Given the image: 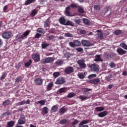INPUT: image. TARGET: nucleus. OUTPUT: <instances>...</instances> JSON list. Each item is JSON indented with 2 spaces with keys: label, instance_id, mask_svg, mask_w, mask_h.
I'll return each mask as SVG.
<instances>
[{
  "label": "nucleus",
  "instance_id": "1",
  "mask_svg": "<svg viewBox=\"0 0 127 127\" xmlns=\"http://www.w3.org/2000/svg\"><path fill=\"white\" fill-rule=\"evenodd\" d=\"M59 21L60 24H62V25H65V26L69 25L70 26H72V27L75 26V25H74V23H73V22L69 20H67V21H66V19H65V17L63 16H62L59 18Z\"/></svg>",
  "mask_w": 127,
  "mask_h": 127
},
{
  "label": "nucleus",
  "instance_id": "2",
  "mask_svg": "<svg viewBox=\"0 0 127 127\" xmlns=\"http://www.w3.org/2000/svg\"><path fill=\"white\" fill-rule=\"evenodd\" d=\"M71 8H78V5L75 4V3H71L70 5H68L65 8V10L64 11V14L65 16H73V15L71 14L70 10H71Z\"/></svg>",
  "mask_w": 127,
  "mask_h": 127
},
{
  "label": "nucleus",
  "instance_id": "3",
  "mask_svg": "<svg viewBox=\"0 0 127 127\" xmlns=\"http://www.w3.org/2000/svg\"><path fill=\"white\" fill-rule=\"evenodd\" d=\"M11 35H12V33L10 31H5L2 34V37L4 39H9L10 37H11Z\"/></svg>",
  "mask_w": 127,
  "mask_h": 127
},
{
  "label": "nucleus",
  "instance_id": "4",
  "mask_svg": "<svg viewBox=\"0 0 127 127\" xmlns=\"http://www.w3.org/2000/svg\"><path fill=\"white\" fill-rule=\"evenodd\" d=\"M88 68H90L92 72H96V73H98V72H99V67L97 64H93L91 65H89L88 66Z\"/></svg>",
  "mask_w": 127,
  "mask_h": 127
},
{
  "label": "nucleus",
  "instance_id": "5",
  "mask_svg": "<svg viewBox=\"0 0 127 127\" xmlns=\"http://www.w3.org/2000/svg\"><path fill=\"white\" fill-rule=\"evenodd\" d=\"M54 61V59L52 57H48L46 59H43L41 62L42 64H46L47 63H51Z\"/></svg>",
  "mask_w": 127,
  "mask_h": 127
},
{
  "label": "nucleus",
  "instance_id": "6",
  "mask_svg": "<svg viewBox=\"0 0 127 127\" xmlns=\"http://www.w3.org/2000/svg\"><path fill=\"white\" fill-rule=\"evenodd\" d=\"M32 58L35 62H39L40 61V55L38 53L33 54Z\"/></svg>",
  "mask_w": 127,
  "mask_h": 127
},
{
  "label": "nucleus",
  "instance_id": "7",
  "mask_svg": "<svg viewBox=\"0 0 127 127\" xmlns=\"http://www.w3.org/2000/svg\"><path fill=\"white\" fill-rule=\"evenodd\" d=\"M66 81H65V78L60 77L57 78V81L55 82V84L57 85H61L62 84H64L65 83Z\"/></svg>",
  "mask_w": 127,
  "mask_h": 127
},
{
  "label": "nucleus",
  "instance_id": "8",
  "mask_svg": "<svg viewBox=\"0 0 127 127\" xmlns=\"http://www.w3.org/2000/svg\"><path fill=\"white\" fill-rule=\"evenodd\" d=\"M81 44L83 46H85L86 47H90V46H92L93 45L90 41L86 40H82Z\"/></svg>",
  "mask_w": 127,
  "mask_h": 127
},
{
  "label": "nucleus",
  "instance_id": "9",
  "mask_svg": "<svg viewBox=\"0 0 127 127\" xmlns=\"http://www.w3.org/2000/svg\"><path fill=\"white\" fill-rule=\"evenodd\" d=\"M64 71L66 74L69 75V74L74 72V67L72 66H67L64 69Z\"/></svg>",
  "mask_w": 127,
  "mask_h": 127
},
{
  "label": "nucleus",
  "instance_id": "10",
  "mask_svg": "<svg viewBox=\"0 0 127 127\" xmlns=\"http://www.w3.org/2000/svg\"><path fill=\"white\" fill-rule=\"evenodd\" d=\"M77 63L79 65V67L82 69H84V68H86V64H85L84 60H78L77 61Z\"/></svg>",
  "mask_w": 127,
  "mask_h": 127
},
{
  "label": "nucleus",
  "instance_id": "11",
  "mask_svg": "<svg viewBox=\"0 0 127 127\" xmlns=\"http://www.w3.org/2000/svg\"><path fill=\"white\" fill-rule=\"evenodd\" d=\"M89 83L90 84H94L95 85H97L100 83V78H94L91 79L89 81Z\"/></svg>",
  "mask_w": 127,
  "mask_h": 127
},
{
  "label": "nucleus",
  "instance_id": "12",
  "mask_svg": "<svg viewBox=\"0 0 127 127\" xmlns=\"http://www.w3.org/2000/svg\"><path fill=\"white\" fill-rule=\"evenodd\" d=\"M23 39H24V36H22V35H21L20 34H18L16 36V41H18V42H20L21 41L23 40Z\"/></svg>",
  "mask_w": 127,
  "mask_h": 127
},
{
  "label": "nucleus",
  "instance_id": "13",
  "mask_svg": "<svg viewBox=\"0 0 127 127\" xmlns=\"http://www.w3.org/2000/svg\"><path fill=\"white\" fill-rule=\"evenodd\" d=\"M117 52L118 53L119 55H124V54H125L127 53V51L124 50V49L122 48H118L117 50Z\"/></svg>",
  "mask_w": 127,
  "mask_h": 127
},
{
  "label": "nucleus",
  "instance_id": "14",
  "mask_svg": "<svg viewBox=\"0 0 127 127\" xmlns=\"http://www.w3.org/2000/svg\"><path fill=\"white\" fill-rule=\"evenodd\" d=\"M108 115V111H105L99 113L98 114V116L99 117V118H104V117H106Z\"/></svg>",
  "mask_w": 127,
  "mask_h": 127
},
{
  "label": "nucleus",
  "instance_id": "15",
  "mask_svg": "<svg viewBox=\"0 0 127 127\" xmlns=\"http://www.w3.org/2000/svg\"><path fill=\"white\" fill-rule=\"evenodd\" d=\"M34 82L36 83V85H42L43 80L40 78H37L34 80Z\"/></svg>",
  "mask_w": 127,
  "mask_h": 127
},
{
  "label": "nucleus",
  "instance_id": "16",
  "mask_svg": "<svg viewBox=\"0 0 127 127\" xmlns=\"http://www.w3.org/2000/svg\"><path fill=\"white\" fill-rule=\"evenodd\" d=\"M91 96H84V95H80L79 97V99L81 100V101H86V100H88V99H90Z\"/></svg>",
  "mask_w": 127,
  "mask_h": 127
},
{
  "label": "nucleus",
  "instance_id": "17",
  "mask_svg": "<svg viewBox=\"0 0 127 127\" xmlns=\"http://www.w3.org/2000/svg\"><path fill=\"white\" fill-rule=\"evenodd\" d=\"M114 34L116 36L123 35L124 34V31L121 30H116L114 31Z\"/></svg>",
  "mask_w": 127,
  "mask_h": 127
},
{
  "label": "nucleus",
  "instance_id": "18",
  "mask_svg": "<svg viewBox=\"0 0 127 127\" xmlns=\"http://www.w3.org/2000/svg\"><path fill=\"white\" fill-rule=\"evenodd\" d=\"M32 64V60L30 59L29 61L24 63V66L25 68H29V66H30Z\"/></svg>",
  "mask_w": 127,
  "mask_h": 127
},
{
  "label": "nucleus",
  "instance_id": "19",
  "mask_svg": "<svg viewBox=\"0 0 127 127\" xmlns=\"http://www.w3.org/2000/svg\"><path fill=\"white\" fill-rule=\"evenodd\" d=\"M53 86H54L53 82L49 83L47 86V91H51V90H52Z\"/></svg>",
  "mask_w": 127,
  "mask_h": 127
},
{
  "label": "nucleus",
  "instance_id": "20",
  "mask_svg": "<svg viewBox=\"0 0 127 127\" xmlns=\"http://www.w3.org/2000/svg\"><path fill=\"white\" fill-rule=\"evenodd\" d=\"M94 61H96V62H100V61L103 62V60L101 59V56L100 55H97L95 56Z\"/></svg>",
  "mask_w": 127,
  "mask_h": 127
},
{
  "label": "nucleus",
  "instance_id": "21",
  "mask_svg": "<svg viewBox=\"0 0 127 127\" xmlns=\"http://www.w3.org/2000/svg\"><path fill=\"white\" fill-rule=\"evenodd\" d=\"M15 124V122L13 121L8 122L7 123V126L6 127H13Z\"/></svg>",
  "mask_w": 127,
  "mask_h": 127
},
{
  "label": "nucleus",
  "instance_id": "22",
  "mask_svg": "<svg viewBox=\"0 0 127 127\" xmlns=\"http://www.w3.org/2000/svg\"><path fill=\"white\" fill-rule=\"evenodd\" d=\"M90 91H92V89H89V88H85L84 90L83 94H85L86 96H89V95H90Z\"/></svg>",
  "mask_w": 127,
  "mask_h": 127
},
{
  "label": "nucleus",
  "instance_id": "23",
  "mask_svg": "<svg viewBox=\"0 0 127 127\" xmlns=\"http://www.w3.org/2000/svg\"><path fill=\"white\" fill-rule=\"evenodd\" d=\"M48 108H47V107H45L43 108L42 110V113H43V114H44L45 115H47V114H48Z\"/></svg>",
  "mask_w": 127,
  "mask_h": 127
},
{
  "label": "nucleus",
  "instance_id": "24",
  "mask_svg": "<svg viewBox=\"0 0 127 127\" xmlns=\"http://www.w3.org/2000/svg\"><path fill=\"white\" fill-rule=\"evenodd\" d=\"M68 123H69L68 119H63L60 121V124H61V125H67Z\"/></svg>",
  "mask_w": 127,
  "mask_h": 127
},
{
  "label": "nucleus",
  "instance_id": "25",
  "mask_svg": "<svg viewBox=\"0 0 127 127\" xmlns=\"http://www.w3.org/2000/svg\"><path fill=\"white\" fill-rule=\"evenodd\" d=\"M77 76L79 79H84L85 78V72L78 73Z\"/></svg>",
  "mask_w": 127,
  "mask_h": 127
},
{
  "label": "nucleus",
  "instance_id": "26",
  "mask_svg": "<svg viewBox=\"0 0 127 127\" xmlns=\"http://www.w3.org/2000/svg\"><path fill=\"white\" fill-rule=\"evenodd\" d=\"M64 63V61L62 60H60V61H58L55 62V64L57 65L58 66H61V65H63V64Z\"/></svg>",
  "mask_w": 127,
  "mask_h": 127
},
{
  "label": "nucleus",
  "instance_id": "27",
  "mask_svg": "<svg viewBox=\"0 0 127 127\" xmlns=\"http://www.w3.org/2000/svg\"><path fill=\"white\" fill-rule=\"evenodd\" d=\"M36 1V0H27L25 2V5H28L29 4H30L31 3H32V2H34Z\"/></svg>",
  "mask_w": 127,
  "mask_h": 127
},
{
  "label": "nucleus",
  "instance_id": "28",
  "mask_svg": "<svg viewBox=\"0 0 127 127\" xmlns=\"http://www.w3.org/2000/svg\"><path fill=\"white\" fill-rule=\"evenodd\" d=\"M73 42H74V46L76 47H78L81 45V42L78 40H74Z\"/></svg>",
  "mask_w": 127,
  "mask_h": 127
},
{
  "label": "nucleus",
  "instance_id": "29",
  "mask_svg": "<svg viewBox=\"0 0 127 127\" xmlns=\"http://www.w3.org/2000/svg\"><path fill=\"white\" fill-rule=\"evenodd\" d=\"M10 103V101L9 100H6L2 103V106L4 107H6V106H8V104Z\"/></svg>",
  "mask_w": 127,
  "mask_h": 127
},
{
  "label": "nucleus",
  "instance_id": "30",
  "mask_svg": "<svg viewBox=\"0 0 127 127\" xmlns=\"http://www.w3.org/2000/svg\"><path fill=\"white\" fill-rule=\"evenodd\" d=\"M95 110L96 112H103L105 110V108L103 107H97L95 108Z\"/></svg>",
  "mask_w": 127,
  "mask_h": 127
},
{
  "label": "nucleus",
  "instance_id": "31",
  "mask_svg": "<svg viewBox=\"0 0 127 127\" xmlns=\"http://www.w3.org/2000/svg\"><path fill=\"white\" fill-rule=\"evenodd\" d=\"M58 110V107L56 105L53 106L51 108V111L52 113H56V112H57Z\"/></svg>",
  "mask_w": 127,
  "mask_h": 127
},
{
  "label": "nucleus",
  "instance_id": "32",
  "mask_svg": "<svg viewBox=\"0 0 127 127\" xmlns=\"http://www.w3.org/2000/svg\"><path fill=\"white\" fill-rule=\"evenodd\" d=\"M77 11L79 12V13H84V12H85L84 8L80 6L78 7Z\"/></svg>",
  "mask_w": 127,
  "mask_h": 127
},
{
  "label": "nucleus",
  "instance_id": "33",
  "mask_svg": "<svg viewBox=\"0 0 127 127\" xmlns=\"http://www.w3.org/2000/svg\"><path fill=\"white\" fill-rule=\"evenodd\" d=\"M7 75V73H6V72H3L1 76L0 77V80L1 81H2V80H4Z\"/></svg>",
  "mask_w": 127,
  "mask_h": 127
},
{
  "label": "nucleus",
  "instance_id": "34",
  "mask_svg": "<svg viewBox=\"0 0 127 127\" xmlns=\"http://www.w3.org/2000/svg\"><path fill=\"white\" fill-rule=\"evenodd\" d=\"M75 96H76V94L74 92H70L67 95V98H74Z\"/></svg>",
  "mask_w": 127,
  "mask_h": 127
},
{
  "label": "nucleus",
  "instance_id": "35",
  "mask_svg": "<svg viewBox=\"0 0 127 127\" xmlns=\"http://www.w3.org/2000/svg\"><path fill=\"white\" fill-rule=\"evenodd\" d=\"M83 22L85 25H90V20L88 19L84 18L83 19Z\"/></svg>",
  "mask_w": 127,
  "mask_h": 127
},
{
  "label": "nucleus",
  "instance_id": "36",
  "mask_svg": "<svg viewBox=\"0 0 127 127\" xmlns=\"http://www.w3.org/2000/svg\"><path fill=\"white\" fill-rule=\"evenodd\" d=\"M74 20L76 24H80V23H81V21H82V20L79 18H75Z\"/></svg>",
  "mask_w": 127,
  "mask_h": 127
},
{
  "label": "nucleus",
  "instance_id": "37",
  "mask_svg": "<svg viewBox=\"0 0 127 127\" xmlns=\"http://www.w3.org/2000/svg\"><path fill=\"white\" fill-rule=\"evenodd\" d=\"M42 49H46L48 46H49V44H46L45 43H43L41 44Z\"/></svg>",
  "mask_w": 127,
  "mask_h": 127
},
{
  "label": "nucleus",
  "instance_id": "38",
  "mask_svg": "<svg viewBox=\"0 0 127 127\" xmlns=\"http://www.w3.org/2000/svg\"><path fill=\"white\" fill-rule=\"evenodd\" d=\"M59 92L60 94H62V93H66V88L65 87H63L59 89Z\"/></svg>",
  "mask_w": 127,
  "mask_h": 127
},
{
  "label": "nucleus",
  "instance_id": "39",
  "mask_svg": "<svg viewBox=\"0 0 127 127\" xmlns=\"http://www.w3.org/2000/svg\"><path fill=\"white\" fill-rule=\"evenodd\" d=\"M37 12H38V10L34 9L32 11L31 13V15H32V16H35V15L37 14Z\"/></svg>",
  "mask_w": 127,
  "mask_h": 127
},
{
  "label": "nucleus",
  "instance_id": "40",
  "mask_svg": "<svg viewBox=\"0 0 127 127\" xmlns=\"http://www.w3.org/2000/svg\"><path fill=\"white\" fill-rule=\"evenodd\" d=\"M120 46L125 50H127V45L124 43H122L120 44Z\"/></svg>",
  "mask_w": 127,
  "mask_h": 127
},
{
  "label": "nucleus",
  "instance_id": "41",
  "mask_svg": "<svg viewBox=\"0 0 127 127\" xmlns=\"http://www.w3.org/2000/svg\"><path fill=\"white\" fill-rule=\"evenodd\" d=\"M89 123H90V122L89 121V120H82L81 122H80V125H82V126H84V125H86L87 124H89Z\"/></svg>",
  "mask_w": 127,
  "mask_h": 127
},
{
  "label": "nucleus",
  "instance_id": "42",
  "mask_svg": "<svg viewBox=\"0 0 127 127\" xmlns=\"http://www.w3.org/2000/svg\"><path fill=\"white\" fill-rule=\"evenodd\" d=\"M67 110H66V109L64 107H62L59 111L60 114H64V113H66V111Z\"/></svg>",
  "mask_w": 127,
  "mask_h": 127
},
{
  "label": "nucleus",
  "instance_id": "43",
  "mask_svg": "<svg viewBox=\"0 0 127 127\" xmlns=\"http://www.w3.org/2000/svg\"><path fill=\"white\" fill-rule=\"evenodd\" d=\"M22 80V78H21V76H18L15 78V83L16 84V83H19V82H21Z\"/></svg>",
  "mask_w": 127,
  "mask_h": 127
},
{
  "label": "nucleus",
  "instance_id": "44",
  "mask_svg": "<svg viewBox=\"0 0 127 127\" xmlns=\"http://www.w3.org/2000/svg\"><path fill=\"white\" fill-rule=\"evenodd\" d=\"M26 101L25 100H23L20 102H18L16 104V106H22V105H25Z\"/></svg>",
  "mask_w": 127,
  "mask_h": 127
},
{
  "label": "nucleus",
  "instance_id": "45",
  "mask_svg": "<svg viewBox=\"0 0 127 127\" xmlns=\"http://www.w3.org/2000/svg\"><path fill=\"white\" fill-rule=\"evenodd\" d=\"M29 33H30V31L27 30L22 35L24 36V37H26V36H27Z\"/></svg>",
  "mask_w": 127,
  "mask_h": 127
},
{
  "label": "nucleus",
  "instance_id": "46",
  "mask_svg": "<svg viewBox=\"0 0 127 127\" xmlns=\"http://www.w3.org/2000/svg\"><path fill=\"white\" fill-rule=\"evenodd\" d=\"M38 104H40L41 106H44L45 105V101L42 100L38 101Z\"/></svg>",
  "mask_w": 127,
  "mask_h": 127
},
{
  "label": "nucleus",
  "instance_id": "47",
  "mask_svg": "<svg viewBox=\"0 0 127 127\" xmlns=\"http://www.w3.org/2000/svg\"><path fill=\"white\" fill-rule=\"evenodd\" d=\"M37 31V32H39V33H43L44 32L43 28H38Z\"/></svg>",
  "mask_w": 127,
  "mask_h": 127
},
{
  "label": "nucleus",
  "instance_id": "48",
  "mask_svg": "<svg viewBox=\"0 0 127 127\" xmlns=\"http://www.w3.org/2000/svg\"><path fill=\"white\" fill-rule=\"evenodd\" d=\"M79 124V121L77 120H74V121L73 122L71 123L72 126H76Z\"/></svg>",
  "mask_w": 127,
  "mask_h": 127
},
{
  "label": "nucleus",
  "instance_id": "49",
  "mask_svg": "<svg viewBox=\"0 0 127 127\" xmlns=\"http://www.w3.org/2000/svg\"><path fill=\"white\" fill-rule=\"evenodd\" d=\"M18 124L19 125H24V124H25V121L19 119L18 121Z\"/></svg>",
  "mask_w": 127,
  "mask_h": 127
},
{
  "label": "nucleus",
  "instance_id": "50",
  "mask_svg": "<svg viewBox=\"0 0 127 127\" xmlns=\"http://www.w3.org/2000/svg\"><path fill=\"white\" fill-rule=\"evenodd\" d=\"M19 120H21V121H24V122H26V120L25 119V116L23 115H20Z\"/></svg>",
  "mask_w": 127,
  "mask_h": 127
},
{
  "label": "nucleus",
  "instance_id": "51",
  "mask_svg": "<svg viewBox=\"0 0 127 127\" xmlns=\"http://www.w3.org/2000/svg\"><path fill=\"white\" fill-rule=\"evenodd\" d=\"M96 77H97V74H91L88 76V79H91V78H96Z\"/></svg>",
  "mask_w": 127,
  "mask_h": 127
},
{
  "label": "nucleus",
  "instance_id": "52",
  "mask_svg": "<svg viewBox=\"0 0 127 127\" xmlns=\"http://www.w3.org/2000/svg\"><path fill=\"white\" fill-rule=\"evenodd\" d=\"M44 27H50V25L49 24V22L48 21H46L44 23Z\"/></svg>",
  "mask_w": 127,
  "mask_h": 127
},
{
  "label": "nucleus",
  "instance_id": "53",
  "mask_svg": "<svg viewBox=\"0 0 127 127\" xmlns=\"http://www.w3.org/2000/svg\"><path fill=\"white\" fill-rule=\"evenodd\" d=\"M64 56L65 58L69 59V58H70V56H71V55L70 54V53L67 52L65 54H64Z\"/></svg>",
  "mask_w": 127,
  "mask_h": 127
},
{
  "label": "nucleus",
  "instance_id": "54",
  "mask_svg": "<svg viewBox=\"0 0 127 127\" xmlns=\"http://www.w3.org/2000/svg\"><path fill=\"white\" fill-rule=\"evenodd\" d=\"M49 32L51 33V34H55V29L52 28L51 29L49 30Z\"/></svg>",
  "mask_w": 127,
  "mask_h": 127
},
{
  "label": "nucleus",
  "instance_id": "55",
  "mask_svg": "<svg viewBox=\"0 0 127 127\" xmlns=\"http://www.w3.org/2000/svg\"><path fill=\"white\" fill-rule=\"evenodd\" d=\"M79 33L80 34H86L87 33V31L81 29L79 30Z\"/></svg>",
  "mask_w": 127,
  "mask_h": 127
},
{
  "label": "nucleus",
  "instance_id": "56",
  "mask_svg": "<svg viewBox=\"0 0 127 127\" xmlns=\"http://www.w3.org/2000/svg\"><path fill=\"white\" fill-rule=\"evenodd\" d=\"M109 66L111 67V68H115L116 67V65L114 63H110L109 64Z\"/></svg>",
  "mask_w": 127,
  "mask_h": 127
},
{
  "label": "nucleus",
  "instance_id": "57",
  "mask_svg": "<svg viewBox=\"0 0 127 127\" xmlns=\"http://www.w3.org/2000/svg\"><path fill=\"white\" fill-rule=\"evenodd\" d=\"M69 45L70 47H75V43L74 42H69Z\"/></svg>",
  "mask_w": 127,
  "mask_h": 127
},
{
  "label": "nucleus",
  "instance_id": "58",
  "mask_svg": "<svg viewBox=\"0 0 127 127\" xmlns=\"http://www.w3.org/2000/svg\"><path fill=\"white\" fill-rule=\"evenodd\" d=\"M53 75L55 78H57V77L59 76V72H54Z\"/></svg>",
  "mask_w": 127,
  "mask_h": 127
},
{
  "label": "nucleus",
  "instance_id": "59",
  "mask_svg": "<svg viewBox=\"0 0 127 127\" xmlns=\"http://www.w3.org/2000/svg\"><path fill=\"white\" fill-rule=\"evenodd\" d=\"M104 10H105L106 12H108V11H110V10H111V7L110 6H106Z\"/></svg>",
  "mask_w": 127,
  "mask_h": 127
},
{
  "label": "nucleus",
  "instance_id": "60",
  "mask_svg": "<svg viewBox=\"0 0 127 127\" xmlns=\"http://www.w3.org/2000/svg\"><path fill=\"white\" fill-rule=\"evenodd\" d=\"M94 9L96 10H98V9H100V5L99 4H96L94 6Z\"/></svg>",
  "mask_w": 127,
  "mask_h": 127
},
{
  "label": "nucleus",
  "instance_id": "61",
  "mask_svg": "<svg viewBox=\"0 0 127 127\" xmlns=\"http://www.w3.org/2000/svg\"><path fill=\"white\" fill-rule=\"evenodd\" d=\"M76 50L77 51V52H82V51H83V48L81 47L77 48L76 49Z\"/></svg>",
  "mask_w": 127,
  "mask_h": 127
},
{
  "label": "nucleus",
  "instance_id": "62",
  "mask_svg": "<svg viewBox=\"0 0 127 127\" xmlns=\"http://www.w3.org/2000/svg\"><path fill=\"white\" fill-rule=\"evenodd\" d=\"M65 36H66V37H72V34H70V33H65Z\"/></svg>",
  "mask_w": 127,
  "mask_h": 127
},
{
  "label": "nucleus",
  "instance_id": "63",
  "mask_svg": "<svg viewBox=\"0 0 127 127\" xmlns=\"http://www.w3.org/2000/svg\"><path fill=\"white\" fill-rule=\"evenodd\" d=\"M41 37V34L39 33H37L35 35V38H40Z\"/></svg>",
  "mask_w": 127,
  "mask_h": 127
},
{
  "label": "nucleus",
  "instance_id": "64",
  "mask_svg": "<svg viewBox=\"0 0 127 127\" xmlns=\"http://www.w3.org/2000/svg\"><path fill=\"white\" fill-rule=\"evenodd\" d=\"M98 37L102 39L104 38V35L102 33L98 34Z\"/></svg>",
  "mask_w": 127,
  "mask_h": 127
}]
</instances>
